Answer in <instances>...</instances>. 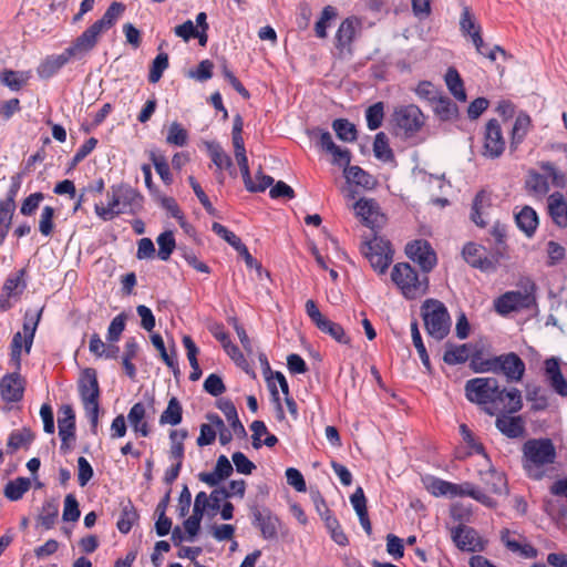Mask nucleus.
<instances>
[{
  "label": "nucleus",
  "instance_id": "30",
  "mask_svg": "<svg viewBox=\"0 0 567 567\" xmlns=\"http://www.w3.org/2000/svg\"><path fill=\"white\" fill-rule=\"evenodd\" d=\"M27 268L11 272L4 280L2 291L12 298H20L28 287Z\"/></svg>",
  "mask_w": 567,
  "mask_h": 567
},
{
  "label": "nucleus",
  "instance_id": "7",
  "mask_svg": "<svg viewBox=\"0 0 567 567\" xmlns=\"http://www.w3.org/2000/svg\"><path fill=\"white\" fill-rule=\"evenodd\" d=\"M482 155L486 158H499L506 150V141L503 135L502 126L496 118H489L485 124L483 133Z\"/></svg>",
  "mask_w": 567,
  "mask_h": 567
},
{
  "label": "nucleus",
  "instance_id": "4",
  "mask_svg": "<svg viewBox=\"0 0 567 567\" xmlns=\"http://www.w3.org/2000/svg\"><path fill=\"white\" fill-rule=\"evenodd\" d=\"M391 279L408 300L415 299L422 286V293H426L429 289V277L424 276L423 280H420L416 269L409 262L395 264L391 272Z\"/></svg>",
  "mask_w": 567,
  "mask_h": 567
},
{
  "label": "nucleus",
  "instance_id": "21",
  "mask_svg": "<svg viewBox=\"0 0 567 567\" xmlns=\"http://www.w3.org/2000/svg\"><path fill=\"white\" fill-rule=\"evenodd\" d=\"M116 187L123 206L128 207V214L136 215L144 209L145 197L137 188L124 182L116 184Z\"/></svg>",
  "mask_w": 567,
  "mask_h": 567
},
{
  "label": "nucleus",
  "instance_id": "44",
  "mask_svg": "<svg viewBox=\"0 0 567 567\" xmlns=\"http://www.w3.org/2000/svg\"><path fill=\"white\" fill-rule=\"evenodd\" d=\"M509 529L503 528L501 530V540L513 553H519L520 556L525 558H536L538 555V550L532 544H520L516 539H511Z\"/></svg>",
  "mask_w": 567,
  "mask_h": 567
},
{
  "label": "nucleus",
  "instance_id": "11",
  "mask_svg": "<svg viewBox=\"0 0 567 567\" xmlns=\"http://www.w3.org/2000/svg\"><path fill=\"white\" fill-rule=\"evenodd\" d=\"M536 302L532 293H522L520 291H507L499 296L494 303L495 310L501 316H507L518 311L522 308H529Z\"/></svg>",
  "mask_w": 567,
  "mask_h": 567
},
{
  "label": "nucleus",
  "instance_id": "40",
  "mask_svg": "<svg viewBox=\"0 0 567 567\" xmlns=\"http://www.w3.org/2000/svg\"><path fill=\"white\" fill-rule=\"evenodd\" d=\"M344 177L348 183H353L364 189H373L377 185V179L367 171L358 165L348 167L344 172Z\"/></svg>",
  "mask_w": 567,
  "mask_h": 567
},
{
  "label": "nucleus",
  "instance_id": "41",
  "mask_svg": "<svg viewBox=\"0 0 567 567\" xmlns=\"http://www.w3.org/2000/svg\"><path fill=\"white\" fill-rule=\"evenodd\" d=\"M423 483L427 492L433 496H450L453 498V489H455V483L444 481L433 475H427L424 477Z\"/></svg>",
  "mask_w": 567,
  "mask_h": 567
},
{
  "label": "nucleus",
  "instance_id": "22",
  "mask_svg": "<svg viewBox=\"0 0 567 567\" xmlns=\"http://www.w3.org/2000/svg\"><path fill=\"white\" fill-rule=\"evenodd\" d=\"M72 59H74L73 54L68 53V48H65L61 54L48 55L38 66L37 73L40 79L49 80Z\"/></svg>",
  "mask_w": 567,
  "mask_h": 567
},
{
  "label": "nucleus",
  "instance_id": "61",
  "mask_svg": "<svg viewBox=\"0 0 567 567\" xmlns=\"http://www.w3.org/2000/svg\"><path fill=\"white\" fill-rule=\"evenodd\" d=\"M81 516L80 504L75 495L70 493L65 495L63 503V522H78Z\"/></svg>",
  "mask_w": 567,
  "mask_h": 567
},
{
  "label": "nucleus",
  "instance_id": "27",
  "mask_svg": "<svg viewBox=\"0 0 567 567\" xmlns=\"http://www.w3.org/2000/svg\"><path fill=\"white\" fill-rule=\"evenodd\" d=\"M433 113L440 122H457L461 118L460 107L447 95H441L433 105Z\"/></svg>",
  "mask_w": 567,
  "mask_h": 567
},
{
  "label": "nucleus",
  "instance_id": "31",
  "mask_svg": "<svg viewBox=\"0 0 567 567\" xmlns=\"http://www.w3.org/2000/svg\"><path fill=\"white\" fill-rule=\"evenodd\" d=\"M35 435L30 427H23L22 430H13L7 440V454L12 455L19 449L28 450L34 441Z\"/></svg>",
  "mask_w": 567,
  "mask_h": 567
},
{
  "label": "nucleus",
  "instance_id": "29",
  "mask_svg": "<svg viewBox=\"0 0 567 567\" xmlns=\"http://www.w3.org/2000/svg\"><path fill=\"white\" fill-rule=\"evenodd\" d=\"M443 361L449 365L463 364L471 359L470 351L476 347L472 343L454 344L446 342Z\"/></svg>",
  "mask_w": 567,
  "mask_h": 567
},
{
  "label": "nucleus",
  "instance_id": "42",
  "mask_svg": "<svg viewBox=\"0 0 567 567\" xmlns=\"http://www.w3.org/2000/svg\"><path fill=\"white\" fill-rule=\"evenodd\" d=\"M411 337H412L413 346L415 347V349L420 355V359L422 361V364H423L426 373L432 374V372H433L432 363H431L426 347L423 342V339H422V336H421V332L419 329V322L415 318H413V320L411 321Z\"/></svg>",
  "mask_w": 567,
  "mask_h": 567
},
{
  "label": "nucleus",
  "instance_id": "33",
  "mask_svg": "<svg viewBox=\"0 0 567 567\" xmlns=\"http://www.w3.org/2000/svg\"><path fill=\"white\" fill-rule=\"evenodd\" d=\"M146 415L145 406L142 402L135 403L127 414V420L130 425L133 427L134 432L140 434L143 437H146L151 434V427L148 423L144 420Z\"/></svg>",
  "mask_w": 567,
  "mask_h": 567
},
{
  "label": "nucleus",
  "instance_id": "56",
  "mask_svg": "<svg viewBox=\"0 0 567 567\" xmlns=\"http://www.w3.org/2000/svg\"><path fill=\"white\" fill-rule=\"evenodd\" d=\"M525 188L536 194H546L549 190L547 176L530 169L525 181Z\"/></svg>",
  "mask_w": 567,
  "mask_h": 567
},
{
  "label": "nucleus",
  "instance_id": "54",
  "mask_svg": "<svg viewBox=\"0 0 567 567\" xmlns=\"http://www.w3.org/2000/svg\"><path fill=\"white\" fill-rule=\"evenodd\" d=\"M99 141L95 137L87 138L75 152L74 156L68 163L65 174L72 173L75 167L96 147Z\"/></svg>",
  "mask_w": 567,
  "mask_h": 567
},
{
  "label": "nucleus",
  "instance_id": "3",
  "mask_svg": "<svg viewBox=\"0 0 567 567\" xmlns=\"http://www.w3.org/2000/svg\"><path fill=\"white\" fill-rule=\"evenodd\" d=\"M421 317L429 337L441 341L449 336L452 321L450 312L442 301L433 298L424 300L421 306Z\"/></svg>",
  "mask_w": 567,
  "mask_h": 567
},
{
  "label": "nucleus",
  "instance_id": "28",
  "mask_svg": "<svg viewBox=\"0 0 567 567\" xmlns=\"http://www.w3.org/2000/svg\"><path fill=\"white\" fill-rule=\"evenodd\" d=\"M59 436L71 437L72 442L75 441L76 425L75 412L70 404H63L59 409L58 417Z\"/></svg>",
  "mask_w": 567,
  "mask_h": 567
},
{
  "label": "nucleus",
  "instance_id": "6",
  "mask_svg": "<svg viewBox=\"0 0 567 567\" xmlns=\"http://www.w3.org/2000/svg\"><path fill=\"white\" fill-rule=\"evenodd\" d=\"M251 524L258 528L264 539L272 540L278 537L281 519L267 506L249 505Z\"/></svg>",
  "mask_w": 567,
  "mask_h": 567
},
{
  "label": "nucleus",
  "instance_id": "58",
  "mask_svg": "<svg viewBox=\"0 0 567 567\" xmlns=\"http://www.w3.org/2000/svg\"><path fill=\"white\" fill-rule=\"evenodd\" d=\"M127 315L123 311L112 319L106 332V341L115 343L121 339V336L126 327Z\"/></svg>",
  "mask_w": 567,
  "mask_h": 567
},
{
  "label": "nucleus",
  "instance_id": "20",
  "mask_svg": "<svg viewBox=\"0 0 567 567\" xmlns=\"http://www.w3.org/2000/svg\"><path fill=\"white\" fill-rule=\"evenodd\" d=\"M533 127V121L525 111H519L509 132V153L514 154Z\"/></svg>",
  "mask_w": 567,
  "mask_h": 567
},
{
  "label": "nucleus",
  "instance_id": "25",
  "mask_svg": "<svg viewBox=\"0 0 567 567\" xmlns=\"http://www.w3.org/2000/svg\"><path fill=\"white\" fill-rule=\"evenodd\" d=\"M548 214L555 225L567 227V203L561 193L555 192L547 198Z\"/></svg>",
  "mask_w": 567,
  "mask_h": 567
},
{
  "label": "nucleus",
  "instance_id": "43",
  "mask_svg": "<svg viewBox=\"0 0 567 567\" xmlns=\"http://www.w3.org/2000/svg\"><path fill=\"white\" fill-rule=\"evenodd\" d=\"M496 355L484 359L483 349L475 347L471 353L470 368L475 373H494Z\"/></svg>",
  "mask_w": 567,
  "mask_h": 567
},
{
  "label": "nucleus",
  "instance_id": "18",
  "mask_svg": "<svg viewBox=\"0 0 567 567\" xmlns=\"http://www.w3.org/2000/svg\"><path fill=\"white\" fill-rule=\"evenodd\" d=\"M514 221L516 227L527 237L532 238L539 226V216L529 205L514 208Z\"/></svg>",
  "mask_w": 567,
  "mask_h": 567
},
{
  "label": "nucleus",
  "instance_id": "52",
  "mask_svg": "<svg viewBox=\"0 0 567 567\" xmlns=\"http://www.w3.org/2000/svg\"><path fill=\"white\" fill-rule=\"evenodd\" d=\"M169 66V58L165 52H159L152 61L150 65V71L147 75V80L150 83H157L162 76L164 71Z\"/></svg>",
  "mask_w": 567,
  "mask_h": 567
},
{
  "label": "nucleus",
  "instance_id": "5",
  "mask_svg": "<svg viewBox=\"0 0 567 567\" xmlns=\"http://www.w3.org/2000/svg\"><path fill=\"white\" fill-rule=\"evenodd\" d=\"M390 122L403 132L406 138L413 137L424 125L425 116L415 104L401 105L394 109Z\"/></svg>",
  "mask_w": 567,
  "mask_h": 567
},
{
  "label": "nucleus",
  "instance_id": "57",
  "mask_svg": "<svg viewBox=\"0 0 567 567\" xmlns=\"http://www.w3.org/2000/svg\"><path fill=\"white\" fill-rule=\"evenodd\" d=\"M188 142V132L183 125L178 122H173L166 135V143L176 146L183 147Z\"/></svg>",
  "mask_w": 567,
  "mask_h": 567
},
{
  "label": "nucleus",
  "instance_id": "63",
  "mask_svg": "<svg viewBox=\"0 0 567 567\" xmlns=\"http://www.w3.org/2000/svg\"><path fill=\"white\" fill-rule=\"evenodd\" d=\"M546 266L555 267L561 264V261L566 258V248L555 240H549L546 244Z\"/></svg>",
  "mask_w": 567,
  "mask_h": 567
},
{
  "label": "nucleus",
  "instance_id": "19",
  "mask_svg": "<svg viewBox=\"0 0 567 567\" xmlns=\"http://www.w3.org/2000/svg\"><path fill=\"white\" fill-rule=\"evenodd\" d=\"M560 363V359L557 357L547 358L544 361V377L557 394H566L567 379L563 374Z\"/></svg>",
  "mask_w": 567,
  "mask_h": 567
},
{
  "label": "nucleus",
  "instance_id": "45",
  "mask_svg": "<svg viewBox=\"0 0 567 567\" xmlns=\"http://www.w3.org/2000/svg\"><path fill=\"white\" fill-rule=\"evenodd\" d=\"M332 130L338 140L344 143H352L358 138L357 126L348 118L339 117L332 121Z\"/></svg>",
  "mask_w": 567,
  "mask_h": 567
},
{
  "label": "nucleus",
  "instance_id": "48",
  "mask_svg": "<svg viewBox=\"0 0 567 567\" xmlns=\"http://www.w3.org/2000/svg\"><path fill=\"white\" fill-rule=\"evenodd\" d=\"M156 243L158 245L157 257L163 261H167L176 249L174 231L165 230L161 233L156 238Z\"/></svg>",
  "mask_w": 567,
  "mask_h": 567
},
{
  "label": "nucleus",
  "instance_id": "24",
  "mask_svg": "<svg viewBox=\"0 0 567 567\" xmlns=\"http://www.w3.org/2000/svg\"><path fill=\"white\" fill-rule=\"evenodd\" d=\"M216 406L224 413L227 421L229 422V425L234 432V434L238 439H246L247 437V431L241 423V421L238 417L237 409L234 404V402L229 399H218L216 401Z\"/></svg>",
  "mask_w": 567,
  "mask_h": 567
},
{
  "label": "nucleus",
  "instance_id": "53",
  "mask_svg": "<svg viewBox=\"0 0 567 567\" xmlns=\"http://www.w3.org/2000/svg\"><path fill=\"white\" fill-rule=\"evenodd\" d=\"M24 176L23 173L19 172L14 174L11 177V185L6 194L4 199H0L1 210L2 212H9L10 208H17L16 204V197L19 193V189L21 187L22 177Z\"/></svg>",
  "mask_w": 567,
  "mask_h": 567
},
{
  "label": "nucleus",
  "instance_id": "39",
  "mask_svg": "<svg viewBox=\"0 0 567 567\" xmlns=\"http://www.w3.org/2000/svg\"><path fill=\"white\" fill-rule=\"evenodd\" d=\"M31 480L29 477L19 476L9 481L3 487V495L10 502L20 501L30 489Z\"/></svg>",
  "mask_w": 567,
  "mask_h": 567
},
{
  "label": "nucleus",
  "instance_id": "16",
  "mask_svg": "<svg viewBox=\"0 0 567 567\" xmlns=\"http://www.w3.org/2000/svg\"><path fill=\"white\" fill-rule=\"evenodd\" d=\"M486 250V247L481 244L467 241L462 248V257L472 268L488 274L493 264L487 260Z\"/></svg>",
  "mask_w": 567,
  "mask_h": 567
},
{
  "label": "nucleus",
  "instance_id": "15",
  "mask_svg": "<svg viewBox=\"0 0 567 567\" xmlns=\"http://www.w3.org/2000/svg\"><path fill=\"white\" fill-rule=\"evenodd\" d=\"M78 391L82 403L92 404L100 401L101 389L97 380V372L94 368H84L78 380Z\"/></svg>",
  "mask_w": 567,
  "mask_h": 567
},
{
  "label": "nucleus",
  "instance_id": "51",
  "mask_svg": "<svg viewBox=\"0 0 567 567\" xmlns=\"http://www.w3.org/2000/svg\"><path fill=\"white\" fill-rule=\"evenodd\" d=\"M324 527L327 528L331 539L338 544L339 546H348L349 538L344 530L342 529L340 522L333 515L324 517Z\"/></svg>",
  "mask_w": 567,
  "mask_h": 567
},
{
  "label": "nucleus",
  "instance_id": "59",
  "mask_svg": "<svg viewBox=\"0 0 567 567\" xmlns=\"http://www.w3.org/2000/svg\"><path fill=\"white\" fill-rule=\"evenodd\" d=\"M338 16L337 9L332 6H326L322 11L319 20L315 24L316 35L320 39L327 38V29L329 28V23L331 20L336 19Z\"/></svg>",
  "mask_w": 567,
  "mask_h": 567
},
{
  "label": "nucleus",
  "instance_id": "37",
  "mask_svg": "<svg viewBox=\"0 0 567 567\" xmlns=\"http://www.w3.org/2000/svg\"><path fill=\"white\" fill-rule=\"evenodd\" d=\"M126 10V6L122 2L114 1L112 2L106 11L103 13L102 18L96 20L93 24L101 31H107L112 27L115 25L118 18Z\"/></svg>",
  "mask_w": 567,
  "mask_h": 567
},
{
  "label": "nucleus",
  "instance_id": "12",
  "mask_svg": "<svg viewBox=\"0 0 567 567\" xmlns=\"http://www.w3.org/2000/svg\"><path fill=\"white\" fill-rule=\"evenodd\" d=\"M25 380L18 371L8 372L0 379V396L7 404L23 399Z\"/></svg>",
  "mask_w": 567,
  "mask_h": 567
},
{
  "label": "nucleus",
  "instance_id": "10",
  "mask_svg": "<svg viewBox=\"0 0 567 567\" xmlns=\"http://www.w3.org/2000/svg\"><path fill=\"white\" fill-rule=\"evenodd\" d=\"M491 378H473L467 380L464 386L465 398L468 402L484 405L483 410L486 414L493 416L496 414V410L492 406H488L491 396H488V391L491 390Z\"/></svg>",
  "mask_w": 567,
  "mask_h": 567
},
{
  "label": "nucleus",
  "instance_id": "14",
  "mask_svg": "<svg viewBox=\"0 0 567 567\" xmlns=\"http://www.w3.org/2000/svg\"><path fill=\"white\" fill-rule=\"evenodd\" d=\"M102 32L91 24L68 47V53L73 54L74 60H83L99 43Z\"/></svg>",
  "mask_w": 567,
  "mask_h": 567
},
{
  "label": "nucleus",
  "instance_id": "60",
  "mask_svg": "<svg viewBox=\"0 0 567 567\" xmlns=\"http://www.w3.org/2000/svg\"><path fill=\"white\" fill-rule=\"evenodd\" d=\"M415 262L419 264L422 271L425 274L432 271L436 266V254L427 240H423V251L417 256V260Z\"/></svg>",
  "mask_w": 567,
  "mask_h": 567
},
{
  "label": "nucleus",
  "instance_id": "38",
  "mask_svg": "<svg viewBox=\"0 0 567 567\" xmlns=\"http://www.w3.org/2000/svg\"><path fill=\"white\" fill-rule=\"evenodd\" d=\"M183 421V405L178 398L171 396L167 402L166 409L162 412L159 416V424L166 425L169 424L172 426L179 425Z\"/></svg>",
  "mask_w": 567,
  "mask_h": 567
},
{
  "label": "nucleus",
  "instance_id": "55",
  "mask_svg": "<svg viewBox=\"0 0 567 567\" xmlns=\"http://www.w3.org/2000/svg\"><path fill=\"white\" fill-rule=\"evenodd\" d=\"M384 118V103L379 101L368 106L365 110L367 126L370 131L381 127Z\"/></svg>",
  "mask_w": 567,
  "mask_h": 567
},
{
  "label": "nucleus",
  "instance_id": "8",
  "mask_svg": "<svg viewBox=\"0 0 567 567\" xmlns=\"http://www.w3.org/2000/svg\"><path fill=\"white\" fill-rule=\"evenodd\" d=\"M311 136L317 137V144L327 153L331 154L333 159L332 163L339 167L343 168V173L347 172L348 167H352L353 165H350L352 154L349 148H342L338 146L330 134L329 131L321 128V127H315L311 131Z\"/></svg>",
  "mask_w": 567,
  "mask_h": 567
},
{
  "label": "nucleus",
  "instance_id": "32",
  "mask_svg": "<svg viewBox=\"0 0 567 567\" xmlns=\"http://www.w3.org/2000/svg\"><path fill=\"white\" fill-rule=\"evenodd\" d=\"M138 519L140 513L131 498H127L126 502H121V515L116 523L118 532L124 535L128 534Z\"/></svg>",
  "mask_w": 567,
  "mask_h": 567
},
{
  "label": "nucleus",
  "instance_id": "1",
  "mask_svg": "<svg viewBox=\"0 0 567 567\" xmlns=\"http://www.w3.org/2000/svg\"><path fill=\"white\" fill-rule=\"evenodd\" d=\"M357 216L361 218V224L371 229L370 236H363L360 245V252L370 262L373 270L379 274H385L393 260L394 250L391 241L379 235L381 225L377 223L373 216H383L380 213V205L374 198L362 197L353 204Z\"/></svg>",
  "mask_w": 567,
  "mask_h": 567
},
{
  "label": "nucleus",
  "instance_id": "26",
  "mask_svg": "<svg viewBox=\"0 0 567 567\" xmlns=\"http://www.w3.org/2000/svg\"><path fill=\"white\" fill-rule=\"evenodd\" d=\"M360 24V21L355 17L346 18L339 25L336 33V48L343 51L348 48L351 53V43L355 37V28Z\"/></svg>",
  "mask_w": 567,
  "mask_h": 567
},
{
  "label": "nucleus",
  "instance_id": "2",
  "mask_svg": "<svg viewBox=\"0 0 567 567\" xmlns=\"http://www.w3.org/2000/svg\"><path fill=\"white\" fill-rule=\"evenodd\" d=\"M524 468L528 477L540 480L544 475L538 471L542 466L551 464L556 458V447L550 439H530L524 443Z\"/></svg>",
  "mask_w": 567,
  "mask_h": 567
},
{
  "label": "nucleus",
  "instance_id": "13",
  "mask_svg": "<svg viewBox=\"0 0 567 567\" xmlns=\"http://www.w3.org/2000/svg\"><path fill=\"white\" fill-rule=\"evenodd\" d=\"M452 540L460 550L483 551L485 542L477 536L475 528L460 524L452 529Z\"/></svg>",
  "mask_w": 567,
  "mask_h": 567
},
{
  "label": "nucleus",
  "instance_id": "34",
  "mask_svg": "<svg viewBox=\"0 0 567 567\" xmlns=\"http://www.w3.org/2000/svg\"><path fill=\"white\" fill-rule=\"evenodd\" d=\"M140 351V344L135 337H130L125 341L124 352L122 355V365L127 378L135 380L137 370L135 364L132 362Z\"/></svg>",
  "mask_w": 567,
  "mask_h": 567
},
{
  "label": "nucleus",
  "instance_id": "46",
  "mask_svg": "<svg viewBox=\"0 0 567 567\" xmlns=\"http://www.w3.org/2000/svg\"><path fill=\"white\" fill-rule=\"evenodd\" d=\"M187 435L188 432L185 429L172 430L169 432V439L172 441L169 458L175 460L176 463L183 464V460L185 456V446L183 441L187 437Z\"/></svg>",
  "mask_w": 567,
  "mask_h": 567
},
{
  "label": "nucleus",
  "instance_id": "35",
  "mask_svg": "<svg viewBox=\"0 0 567 567\" xmlns=\"http://www.w3.org/2000/svg\"><path fill=\"white\" fill-rule=\"evenodd\" d=\"M444 81L450 93L460 102L467 100L464 81L456 68L450 66L444 75Z\"/></svg>",
  "mask_w": 567,
  "mask_h": 567
},
{
  "label": "nucleus",
  "instance_id": "17",
  "mask_svg": "<svg viewBox=\"0 0 567 567\" xmlns=\"http://www.w3.org/2000/svg\"><path fill=\"white\" fill-rule=\"evenodd\" d=\"M234 473V467L228 457L224 454L217 457L215 467L212 472H200L197 478L210 487H217Z\"/></svg>",
  "mask_w": 567,
  "mask_h": 567
},
{
  "label": "nucleus",
  "instance_id": "64",
  "mask_svg": "<svg viewBox=\"0 0 567 567\" xmlns=\"http://www.w3.org/2000/svg\"><path fill=\"white\" fill-rule=\"evenodd\" d=\"M203 389L206 393L215 398H218L227 390L221 375L217 373H210L206 377Z\"/></svg>",
  "mask_w": 567,
  "mask_h": 567
},
{
  "label": "nucleus",
  "instance_id": "47",
  "mask_svg": "<svg viewBox=\"0 0 567 567\" xmlns=\"http://www.w3.org/2000/svg\"><path fill=\"white\" fill-rule=\"evenodd\" d=\"M373 153L375 158L382 162L395 161L394 152L390 147L389 138L384 132H379L374 136Z\"/></svg>",
  "mask_w": 567,
  "mask_h": 567
},
{
  "label": "nucleus",
  "instance_id": "50",
  "mask_svg": "<svg viewBox=\"0 0 567 567\" xmlns=\"http://www.w3.org/2000/svg\"><path fill=\"white\" fill-rule=\"evenodd\" d=\"M318 329L322 333L330 336L336 342L351 346V338L346 333V330L340 323L327 319Z\"/></svg>",
  "mask_w": 567,
  "mask_h": 567
},
{
  "label": "nucleus",
  "instance_id": "36",
  "mask_svg": "<svg viewBox=\"0 0 567 567\" xmlns=\"http://www.w3.org/2000/svg\"><path fill=\"white\" fill-rule=\"evenodd\" d=\"M29 79V71L3 69L0 72V83L13 92L20 91L28 83Z\"/></svg>",
  "mask_w": 567,
  "mask_h": 567
},
{
  "label": "nucleus",
  "instance_id": "62",
  "mask_svg": "<svg viewBox=\"0 0 567 567\" xmlns=\"http://www.w3.org/2000/svg\"><path fill=\"white\" fill-rule=\"evenodd\" d=\"M150 158L155 167L156 173L165 185H171L173 182V175L169 169V165L164 155H157L155 152L150 153Z\"/></svg>",
  "mask_w": 567,
  "mask_h": 567
},
{
  "label": "nucleus",
  "instance_id": "23",
  "mask_svg": "<svg viewBox=\"0 0 567 567\" xmlns=\"http://www.w3.org/2000/svg\"><path fill=\"white\" fill-rule=\"evenodd\" d=\"M497 430L508 439H518L524 436L525 422L520 415H507L502 413L495 421Z\"/></svg>",
  "mask_w": 567,
  "mask_h": 567
},
{
  "label": "nucleus",
  "instance_id": "9",
  "mask_svg": "<svg viewBox=\"0 0 567 567\" xmlns=\"http://www.w3.org/2000/svg\"><path fill=\"white\" fill-rule=\"evenodd\" d=\"M526 364L516 352L496 355L494 374L504 375L508 383H518L524 379Z\"/></svg>",
  "mask_w": 567,
  "mask_h": 567
},
{
  "label": "nucleus",
  "instance_id": "49",
  "mask_svg": "<svg viewBox=\"0 0 567 567\" xmlns=\"http://www.w3.org/2000/svg\"><path fill=\"white\" fill-rule=\"evenodd\" d=\"M59 516V503L56 499L51 498L44 501L42 505V513L38 516V522L48 530L53 528L55 520Z\"/></svg>",
  "mask_w": 567,
  "mask_h": 567
}]
</instances>
